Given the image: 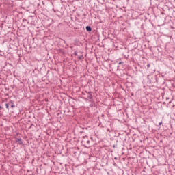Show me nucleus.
Wrapping results in <instances>:
<instances>
[{"label":"nucleus","instance_id":"1","mask_svg":"<svg viewBox=\"0 0 175 175\" xmlns=\"http://www.w3.org/2000/svg\"><path fill=\"white\" fill-rule=\"evenodd\" d=\"M16 143H18V144H23V141L21 138L16 139Z\"/></svg>","mask_w":175,"mask_h":175},{"label":"nucleus","instance_id":"2","mask_svg":"<svg viewBox=\"0 0 175 175\" xmlns=\"http://www.w3.org/2000/svg\"><path fill=\"white\" fill-rule=\"evenodd\" d=\"M86 31H88V32H91L92 31V29L90 26H86Z\"/></svg>","mask_w":175,"mask_h":175},{"label":"nucleus","instance_id":"3","mask_svg":"<svg viewBox=\"0 0 175 175\" xmlns=\"http://www.w3.org/2000/svg\"><path fill=\"white\" fill-rule=\"evenodd\" d=\"M88 99H92V95L91 94V92H89V95L88 96Z\"/></svg>","mask_w":175,"mask_h":175},{"label":"nucleus","instance_id":"4","mask_svg":"<svg viewBox=\"0 0 175 175\" xmlns=\"http://www.w3.org/2000/svg\"><path fill=\"white\" fill-rule=\"evenodd\" d=\"M5 107H6V109H8V110H9V104H5Z\"/></svg>","mask_w":175,"mask_h":175},{"label":"nucleus","instance_id":"5","mask_svg":"<svg viewBox=\"0 0 175 175\" xmlns=\"http://www.w3.org/2000/svg\"><path fill=\"white\" fill-rule=\"evenodd\" d=\"M82 58H83V55H81L79 57V59H82Z\"/></svg>","mask_w":175,"mask_h":175},{"label":"nucleus","instance_id":"6","mask_svg":"<svg viewBox=\"0 0 175 175\" xmlns=\"http://www.w3.org/2000/svg\"><path fill=\"white\" fill-rule=\"evenodd\" d=\"M150 64H147V68H150Z\"/></svg>","mask_w":175,"mask_h":175},{"label":"nucleus","instance_id":"7","mask_svg":"<svg viewBox=\"0 0 175 175\" xmlns=\"http://www.w3.org/2000/svg\"><path fill=\"white\" fill-rule=\"evenodd\" d=\"M11 107H14V104H12V105H11Z\"/></svg>","mask_w":175,"mask_h":175},{"label":"nucleus","instance_id":"8","mask_svg":"<svg viewBox=\"0 0 175 175\" xmlns=\"http://www.w3.org/2000/svg\"><path fill=\"white\" fill-rule=\"evenodd\" d=\"M159 125H162V122H159Z\"/></svg>","mask_w":175,"mask_h":175},{"label":"nucleus","instance_id":"9","mask_svg":"<svg viewBox=\"0 0 175 175\" xmlns=\"http://www.w3.org/2000/svg\"><path fill=\"white\" fill-rule=\"evenodd\" d=\"M88 144H90V140L87 141Z\"/></svg>","mask_w":175,"mask_h":175},{"label":"nucleus","instance_id":"10","mask_svg":"<svg viewBox=\"0 0 175 175\" xmlns=\"http://www.w3.org/2000/svg\"><path fill=\"white\" fill-rule=\"evenodd\" d=\"M113 148H116V145H113Z\"/></svg>","mask_w":175,"mask_h":175},{"label":"nucleus","instance_id":"11","mask_svg":"<svg viewBox=\"0 0 175 175\" xmlns=\"http://www.w3.org/2000/svg\"><path fill=\"white\" fill-rule=\"evenodd\" d=\"M109 131H110V129H107V131L109 132Z\"/></svg>","mask_w":175,"mask_h":175},{"label":"nucleus","instance_id":"12","mask_svg":"<svg viewBox=\"0 0 175 175\" xmlns=\"http://www.w3.org/2000/svg\"><path fill=\"white\" fill-rule=\"evenodd\" d=\"M0 109H2V107H1V106H0Z\"/></svg>","mask_w":175,"mask_h":175}]
</instances>
